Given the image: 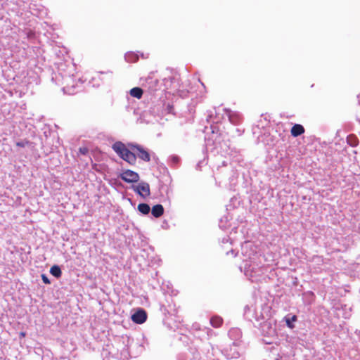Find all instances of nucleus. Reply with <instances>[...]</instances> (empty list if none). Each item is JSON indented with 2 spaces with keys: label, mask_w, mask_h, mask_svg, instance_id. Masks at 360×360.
Segmentation results:
<instances>
[{
  "label": "nucleus",
  "mask_w": 360,
  "mask_h": 360,
  "mask_svg": "<svg viewBox=\"0 0 360 360\" xmlns=\"http://www.w3.org/2000/svg\"><path fill=\"white\" fill-rule=\"evenodd\" d=\"M128 146L131 150H136L139 152L136 158L138 157L145 162H149L150 160V155L149 153L141 146L136 143H129Z\"/></svg>",
  "instance_id": "1"
},
{
  "label": "nucleus",
  "mask_w": 360,
  "mask_h": 360,
  "mask_svg": "<svg viewBox=\"0 0 360 360\" xmlns=\"http://www.w3.org/2000/svg\"><path fill=\"white\" fill-rule=\"evenodd\" d=\"M120 177L125 182L136 183L139 180V175L136 172L127 169L120 174Z\"/></svg>",
  "instance_id": "2"
},
{
  "label": "nucleus",
  "mask_w": 360,
  "mask_h": 360,
  "mask_svg": "<svg viewBox=\"0 0 360 360\" xmlns=\"http://www.w3.org/2000/svg\"><path fill=\"white\" fill-rule=\"evenodd\" d=\"M133 190L141 196L145 198L150 195V186L147 182L142 181L137 186H132Z\"/></svg>",
  "instance_id": "3"
},
{
  "label": "nucleus",
  "mask_w": 360,
  "mask_h": 360,
  "mask_svg": "<svg viewBox=\"0 0 360 360\" xmlns=\"http://www.w3.org/2000/svg\"><path fill=\"white\" fill-rule=\"evenodd\" d=\"M147 319V313L143 309H139L134 314L131 316V320L138 324L143 323Z\"/></svg>",
  "instance_id": "4"
},
{
  "label": "nucleus",
  "mask_w": 360,
  "mask_h": 360,
  "mask_svg": "<svg viewBox=\"0 0 360 360\" xmlns=\"http://www.w3.org/2000/svg\"><path fill=\"white\" fill-rule=\"evenodd\" d=\"M112 148L122 159L127 150L126 146L121 141H117L112 144Z\"/></svg>",
  "instance_id": "5"
},
{
  "label": "nucleus",
  "mask_w": 360,
  "mask_h": 360,
  "mask_svg": "<svg viewBox=\"0 0 360 360\" xmlns=\"http://www.w3.org/2000/svg\"><path fill=\"white\" fill-rule=\"evenodd\" d=\"M122 160L131 165H134L136 162V155L130 150V148H127L124 156L122 157Z\"/></svg>",
  "instance_id": "6"
},
{
  "label": "nucleus",
  "mask_w": 360,
  "mask_h": 360,
  "mask_svg": "<svg viewBox=\"0 0 360 360\" xmlns=\"http://www.w3.org/2000/svg\"><path fill=\"white\" fill-rule=\"evenodd\" d=\"M226 114L229 117V121L233 124H238L240 122V115L231 111V110H226Z\"/></svg>",
  "instance_id": "7"
},
{
  "label": "nucleus",
  "mask_w": 360,
  "mask_h": 360,
  "mask_svg": "<svg viewBox=\"0 0 360 360\" xmlns=\"http://www.w3.org/2000/svg\"><path fill=\"white\" fill-rule=\"evenodd\" d=\"M291 135L294 137H297L304 132V128L302 125L299 124H295L292 126L290 130Z\"/></svg>",
  "instance_id": "8"
},
{
  "label": "nucleus",
  "mask_w": 360,
  "mask_h": 360,
  "mask_svg": "<svg viewBox=\"0 0 360 360\" xmlns=\"http://www.w3.org/2000/svg\"><path fill=\"white\" fill-rule=\"evenodd\" d=\"M151 214L155 218L160 217L164 214V207L162 205H154L151 209Z\"/></svg>",
  "instance_id": "9"
},
{
  "label": "nucleus",
  "mask_w": 360,
  "mask_h": 360,
  "mask_svg": "<svg viewBox=\"0 0 360 360\" xmlns=\"http://www.w3.org/2000/svg\"><path fill=\"white\" fill-rule=\"evenodd\" d=\"M124 57L128 63H136L139 60L138 54L131 51L127 52Z\"/></svg>",
  "instance_id": "10"
},
{
  "label": "nucleus",
  "mask_w": 360,
  "mask_h": 360,
  "mask_svg": "<svg viewBox=\"0 0 360 360\" xmlns=\"http://www.w3.org/2000/svg\"><path fill=\"white\" fill-rule=\"evenodd\" d=\"M138 210L143 214H148L150 211V206L146 203H140L137 207Z\"/></svg>",
  "instance_id": "11"
},
{
  "label": "nucleus",
  "mask_w": 360,
  "mask_h": 360,
  "mask_svg": "<svg viewBox=\"0 0 360 360\" xmlns=\"http://www.w3.org/2000/svg\"><path fill=\"white\" fill-rule=\"evenodd\" d=\"M223 323V319L220 316H213L210 319L211 325L214 328H219L221 326Z\"/></svg>",
  "instance_id": "12"
},
{
  "label": "nucleus",
  "mask_w": 360,
  "mask_h": 360,
  "mask_svg": "<svg viewBox=\"0 0 360 360\" xmlns=\"http://www.w3.org/2000/svg\"><path fill=\"white\" fill-rule=\"evenodd\" d=\"M50 273L57 278H60L62 275L61 269L58 265H53L50 269Z\"/></svg>",
  "instance_id": "13"
},
{
  "label": "nucleus",
  "mask_w": 360,
  "mask_h": 360,
  "mask_svg": "<svg viewBox=\"0 0 360 360\" xmlns=\"http://www.w3.org/2000/svg\"><path fill=\"white\" fill-rule=\"evenodd\" d=\"M347 141L349 145L352 147H355L359 144V140L355 135L350 134L347 138Z\"/></svg>",
  "instance_id": "14"
},
{
  "label": "nucleus",
  "mask_w": 360,
  "mask_h": 360,
  "mask_svg": "<svg viewBox=\"0 0 360 360\" xmlns=\"http://www.w3.org/2000/svg\"><path fill=\"white\" fill-rule=\"evenodd\" d=\"M297 320V316H293L292 318H291V320L290 319H286V324L287 326L290 328H294V325L292 324V321H295Z\"/></svg>",
  "instance_id": "15"
},
{
  "label": "nucleus",
  "mask_w": 360,
  "mask_h": 360,
  "mask_svg": "<svg viewBox=\"0 0 360 360\" xmlns=\"http://www.w3.org/2000/svg\"><path fill=\"white\" fill-rule=\"evenodd\" d=\"M146 82L148 83V86H144L146 88H148V89H152L154 87L153 85H152V84H156L157 83V80L155 79V80H153V79L151 77H148L146 80Z\"/></svg>",
  "instance_id": "16"
},
{
  "label": "nucleus",
  "mask_w": 360,
  "mask_h": 360,
  "mask_svg": "<svg viewBox=\"0 0 360 360\" xmlns=\"http://www.w3.org/2000/svg\"><path fill=\"white\" fill-rule=\"evenodd\" d=\"M129 93L131 96L140 99L143 96V91H129Z\"/></svg>",
  "instance_id": "17"
},
{
  "label": "nucleus",
  "mask_w": 360,
  "mask_h": 360,
  "mask_svg": "<svg viewBox=\"0 0 360 360\" xmlns=\"http://www.w3.org/2000/svg\"><path fill=\"white\" fill-rule=\"evenodd\" d=\"M171 162L174 166L177 165L180 162V158L177 155L171 156Z\"/></svg>",
  "instance_id": "18"
},
{
  "label": "nucleus",
  "mask_w": 360,
  "mask_h": 360,
  "mask_svg": "<svg viewBox=\"0 0 360 360\" xmlns=\"http://www.w3.org/2000/svg\"><path fill=\"white\" fill-rule=\"evenodd\" d=\"M30 143L29 141H22L16 143V146L19 147H25Z\"/></svg>",
  "instance_id": "19"
},
{
  "label": "nucleus",
  "mask_w": 360,
  "mask_h": 360,
  "mask_svg": "<svg viewBox=\"0 0 360 360\" xmlns=\"http://www.w3.org/2000/svg\"><path fill=\"white\" fill-rule=\"evenodd\" d=\"M41 279L45 284L51 283L49 278L45 274H41Z\"/></svg>",
  "instance_id": "20"
},
{
  "label": "nucleus",
  "mask_w": 360,
  "mask_h": 360,
  "mask_svg": "<svg viewBox=\"0 0 360 360\" xmlns=\"http://www.w3.org/2000/svg\"><path fill=\"white\" fill-rule=\"evenodd\" d=\"M88 151L89 150L86 148H79V152L83 155H86L88 153Z\"/></svg>",
  "instance_id": "21"
},
{
  "label": "nucleus",
  "mask_w": 360,
  "mask_h": 360,
  "mask_svg": "<svg viewBox=\"0 0 360 360\" xmlns=\"http://www.w3.org/2000/svg\"><path fill=\"white\" fill-rule=\"evenodd\" d=\"M131 90L136 91V90H143V89L140 87H133L132 89H131Z\"/></svg>",
  "instance_id": "22"
},
{
  "label": "nucleus",
  "mask_w": 360,
  "mask_h": 360,
  "mask_svg": "<svg viewBox=\"0 0 360 360\" xmlns=\"http://www.w3.org/2000/svg\"><path fill=\"white\" fill-rule=\"evenodd\" d=\"M201 84H202V88H205V86L203 83H201Z\"/></svg>",
  "instance_id": "23"
},
{
  "label": "nucleus",
  "mask_w": 360,
  "mask_h": 360,
  "mask_svg": "<svg viewBox=\"0 0 360 360\" xmlns=\"http://www.w3.org/2000/svg\"><path fill=\"white\" fill-rule=\"evenodd\" d=\"M276 360H280L279 359H276Z\"/></svg>",
  "instance_id": "24"
}]
</instances>
